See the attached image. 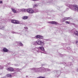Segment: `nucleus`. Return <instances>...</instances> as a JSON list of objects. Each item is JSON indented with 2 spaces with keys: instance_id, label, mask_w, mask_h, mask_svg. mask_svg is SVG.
<instances>
[{
  "instance_id": "nucleus-1",
  "label": "nucleus",
  "mask_w": 78,
  "mask_h": 78,
  "mask_svg": "<svg viewBox=\"0 0 78 78\" xmlns=\"http://www.w3.org/2000/svg\"><path fill=\"white\" fill-rule=\"evenodd\" d=\"M66 6H68L71 9H72L73 11H77L78 12V6L76 5H72L68 4L67 3L65 4Z\"/></svg>"
},
{
  "instance_id": "nucleus-2",
  "label": "nucleus",
  "mask_w": 78,
  "mask_h": 78,
  "mask_svg": "<svg viewBox=\"0 0 78 78\" xmlns=\"http://www.w3.org/2000/svg\"><path fill=\"white\" fill-rule=\"evenodd\" d=\"M12 10L14 13H17L20 12L22 11V12H25L26 10L24 9H18L16 10L13 8H12Z\"/></svg>"
},
{
  "instance_id": "nucleus-3",
  "label": "nucleus",
  "mask_w": 78,
  "mask_h": 78,
  "mask_svg": "<svg viewBox=\"0 0 78 78\" xmlns=\"http://www.w3.org/2000/svg\"><path fill=\"white\" fill-rule=\"evenodd\" d=\"M39 49L40 50H41L42 51H44L45 50L44 49V48H43V47L41 46L40 47H39V49L37 48H34V49L32 48V50H35L37 51V52H38V53H39Z\"/></svg>"
},
{
  "instance_id": "nucleus-4",
  "label": "nucleus",
  "mask_w": 78,
  "mask_h": 78,
  "mask_svg": "<svg viewBox=\"0 0 78 78\" xmlns=\"http://www.w3.org/2000/svg\"><path fill=\"white\" fill-rule=\"evenodd\" d=\"M38 70H39V72H45V71H50V70L49 69L45 68L43 67L38 68Z\"/></svg>"
},
{
  "instance_id": "nucleus-5",
  "label": "nucleus",
  "mask_w": 78,
  "mask_h": 78,
  "mask_svg": "<svg viewBox=\"0 0 78 78\" xmlns=\"http://www.w3.org/2000/svg\"><path fill=\"white\" fill-rule=\"evenodd\" d=\"M27 12H28L29 14H33L34 13V10L32 9H29L26 10Z\"/></svg>"
},
{
  "instance_id": "nucleus-6",
  "label": "nucleus",
  "mask_w": 78,
  "mask_h": 78,
  "mask_svg": "<svg viewBox=\"0 0 78 78\" xmlns=\"http://www.w3.org/2000/svg\"><path fill=\"white\" fill-rule=\"evenodd\" d=\"M38 44V45H41V46H43L44 45V42L41 41L40 40H37V44Z\"/></svg>"
},
{
  "instance_id": "nucleus-7",
  "label": "nucleus",
  "mask_w": 78,
  "mask_h": 78,
  "mask_svg": "<svg viewBox=\"0 0 78 78\" xmlns=\"http://www.w3.org/2000/svg\"><path fill=\"white\" fill-rule=\"evenodd\" d=\"M30 70H32L34 72H39V68H34L30 69Z\"/></svg>"
},
{
  "instance_id": "nucleus-8",
  "label": "nucleus",
  "mask_w": 78,
  "mask_h": 78,
  "mask_svg": "<svg viewBox=\"0 0 78 78\" xmlns=\"http://www.w3.org/2000/svg\"><path fill=\"white\" fill-rule=\"evenodd\" d=\"M49 23H51L53 25H58V23L57 22L55 21H49L48 22Z\"/></svg>"
},
{
  "instance_id": "nucleus-9",
  "label": "nucleus",
  "mask_w": 78,
  "mask_h": 78,
  "mask_svg": "<svg viewBox=\"0 0 78 78\" xmlns=\"http://www.w3.org/2000/svg\"><path fill=\"white\" fill-rule=\"evenodd\" d=\"M7 70H8V71H10L11 72H13V71H14V69L12 68V67H9L8 68H7Z\"/></svg>"
},
{
  "instance_id": "nucleus-10",
  "label": "nucleus",
  "mask_w": 78,
  "mask_h": 78,
  "mask_svg": "<svg viewBox=\"0 0 78 78\" xmlns=\"http://www.w3.org/2000/svg\"><path fill=\"white\" fill-rule=\"evenodd\" d=\"M35 37H36V38H37V39L38 38L40 39H43L44 37L43 36L41 35H37Z\"/></svg>"
},
{
  "instance_id": "nucleus-11",
  "label": "nucleus",
  "mask_w": 78,
  "mask_h": 78,
  "mask_svg": "<svg viewBox=\"0 0 78 78\" xmlns=\"http://www.w3.org/2000/svg\"><path fill=\"white\" fill-rule=\"evenodd\" d=\"M15 74V73H11V74H8L7 75V76H9V77H12V76H14V75Z\"/></svg>"
},
{
  "instance_id": "nucleus-12",
  "label": "nucleus",
  "mask_w": 78,
  "mask_h": 78,
  "mask_svg": "<svg viewBox=\"0 0 78 78\" xmlns=\"http://www.w3.org/2000/svg\"><path fill=\"white\" fill-rule=\"evenodd\" d=\"M54 73H55V74H56L57 75H56V76H57V77H58V76H59V75L57 74V73H59V72H58V71L56 70V71H54Z\"/></svg>"
},
{
  "instance_id": "nucleus-13",
  "label": "nucleus",
  "mask_w": 78,
  "mask_h": 78,
  "mask_svg": "<svg viewBox=\"0 0 78 78\" xmlns=\"http://www.w3.org/2000/svg\"><path fill=\"white\" fill-rule=\"evenodd\" d=\"M74 34H75L76 36H78V32L77 31H75L74 32Z\"/></svg>"
},
{
  "instance_id": "nucleus-14",
  "label": "nucleus",
  "mask_w": 78,
  "mask_h": 78,
  "mask_svg": "<svg viewBox=\"0 0 78 78\" xmlns=\"http://www.w3.org/2000/svg\"><path fill=\"white\" fill-rule=\"evenodd\" d=\"M3 50L5 52H7L8 51V49H7L6 48H3Z\"/></svg>"
},
{
  "instance_id": "nucleus-15",
  "label": "nucleus",
  "mask_w": 78,
  "mask_h": 78,
  "mask_svg": "<svg viewBox=\"0 0 78 78\" xmlns=\"http://www.w3.org/2000/svg\"><path fill=\"white\" fill-rule=\"evenodd\" d=\"M11 22L12 23H14V24H15L16 23V20H11Z\"/></svg>"
},
{
  "instance_id": "nucleus-16",
  "label": "nucleus",
  "mask_w": 78,
  "mask_h": 78,
  "mask_svg": "<svg viewBox=\"0 0 78 78\" xmlns=\"http://www.w3.org/2000/svg\"><path fill=\"white\" fill-rule=\"evenodd\" d=\"M19 23H20L19 21L16 20L15 24H19Z\"/></svg>"
},
{
  "instance_id": "nucleus-17",
  "label": "nucleus",
  "mask_w": 78,
  "mask_h": 78,
  "mask_svg": "<svg viewBox=\"0 0 78 78\" xmlns=\"http://www.w3.org/2000/svg\"><path fill=\"white\" fill-rule=\"evenodd\" d=\"M34 12H38V10L37 9H34Z\"/></svg>"
},
{
  "instance_id": "nucleus-18",
  "label": "nucleus",
  "mask_w": 78,
  "mask_h": 78,
  "mask_svg": "<svg viewBox=\"0 0 78 78\" xmlns=\"http://www.w3.org/2000/svg\"><path fill=\"white\" fill-rule=\"evenodd\" d=\"M4 27L2 26H1L0 25V29L1 30H4Z\"/></svg>"
},
{
  "instance_id": "nucleus-19",
  "label": "nucleus",
  "mask_w": 78,
  "mask_h": 78,
  "mask_svg": "<svg viewBox=\"0 0 78 78\" xmlns=\"http://www.w3.org/2000/svg\"><path fill=\"white\" fill-rule=\"evenodd\" d=\"M18 44H19L20 46H23V44H22V43L18 42Z\"/></svg>"
},
{
  "instance_id": "nucleus-20",
  "label": "nucleus",
  "mask_w": 78,
  "mask_h": 78,
  "mask_svg": "<svg viewBox=\"0 0 78 78\" xmlns=\"http://www.w3.org/2000/svg\"><path fill=\"white\" fill-rule=\"evenodd\" d=\"M32 44L33 45H37V43L36 41L32 43Z\"/></svg>"
},
{
  "instance_id": "nucleus-21",
  "label": "nucleus",
  "mask_w": 78,
  "mask_h": 78,
  "mask_svg": "<svg viewBox=\"0 0 78 78\" xmlns=\"http://www.w3.org/2000/svg\"><path fill=\"white\" fill-rule=\"evenodd\" d=\"M28 19V16H25L23 17V19Z\"/></svg>"
},
{
  "instance_id": "nucleus-22",
  "label": "nucleus",
  "mask_w": 78,
  "mask_h": 78,
  "mask_svg": "<svg viewBox=\"0 0 78 78\" xmlns=\"http://www.w3.org/2000/svg\"><path fill=\"white\" fill-rule=\"evenodd\" d=\"M69 18H68V17H65L64 18L65 19V20H68V19H69Z\"/></svg>"
},
{
  "instance_id": "nucleus-23",
  "label": "nucleus",
  "mask_w": 78,
  "mask_h": 78,
  "mask_svg": "<svg viewBox=\"0 0 78 78\" xmlns=\"http://www.w3.org/2000/svg\"><path fill=\"white\" fill-rule=\"evenodd\" d=\"M3 69V67L0 66V69Z\"/></svg>"
},
{
  "instance_id": "nucleus-24",
  "label": "nucleus",
  "mask_w": 78,
  "mask_h": 78,
  "mask_svg": "<svg viewBox=\"0 0 78 78\" xmlns=\"http://www.w3.org/2000/svg\"><path fill=\"white\" fill-rule=\"evenodd\" d=\"M34 7H37V5L36 4H35L34 5Z\"/></svg>"
},
{
  "instance_id": "nucleus-25",
  "label": "nucleus",
  "mask_w": 78,
  "mask_h": 78,
  "mask_svg": "<svg viewBox=\"0 0 78 78\" xmlns=\"http://www.w3.org/2000/svg\"><path fill=\"white\" fill-rule=\"evenodd\" d=\"M66 23L68 24H69V23H70V22L68 21H66Z\"/></svg>"
},
{
  "instance_id": "nucleus-26",
  "label": "nucleus",
  "mask_w": 78,
  "mask_h": 78,
  "mask_svg": "<svg viewBox=\"0 0 78 78\" xmlns=\"http://www.w3.org/2000/svg\"><path fill=\"white\" fill-rule=\"evenodd\" d=\"M12 33L13 34H16V33H17L16 32H14V31H12Z\"/></svg>"
},
{
  "instance_id": "nucleus-27",
  "label": "nucleus",
  "mask_w": 78,
  "mask_h": 78,
  "mask_svg": "<svg viewBox=\"0 0 78 78\" xmlns=\"http://www.w3.org/2000/svg\"><path fill=\"white\" fill-rule=\"evenodd\" d=\"M67 49L69 50H71V49H70V47H68Z\"/></svg>"
},
{
  "instance_id": "nucleus-28",
  "label": "nucleus",
  "mask_w": 78,
  "mask_h": 78,
  "mask_svg": "<svg viewBox=\"0 0 78 78\" xmlns=\"http://www.w3.org/2000/svg\"><path fill=\"white\" fill-rule=\"evenodd\" d=\"M65 20L64 18L62 20V22H64V21Z\"/></svg>"
},
{
  "instance_id": "nucleus-29",
  "label": "nucleus",
  "mask_w": 78,
  "mask_h": 78,
  "mask_svg": "<svg viewBox=\"0 0 78 78\" xmlns=\"http://www.w3.org/2000/svg\"><path fill=\"white\" fill-rule=\"evenodd\" d=\"M24 29H25L26 30H28V28L27 27H24Z\"/></svg>"
},
{
  "instance_id": "nucleus-30",
  "label": "nucleus",
  "mask_w": 78,
  "mask_h": 78,
  "mask_svg": "<svg viewBox=\"0 0 78 78\" xmlns=\"http://www.w3.org/2000/svg\"><path fill=\"white\" fill-rule=\"evenodd\" d=\"M73 2H76V0H73Z\"/></svg>"
},
{
  "instance_id": "nucleus-31",
  "label": "nucleus",
  "mask_w": 78,
  "mask_h": 78,
  "mask_svg": "<svg viewBox=\"0 0 78 78\" xmlns=\"http://www.w3.org/2000/svg\"><path fill=\"white\" fill-rule=\"evenodd\" d=\"M18 72H20V69H18Z\"/></svg>"
},
{
  "instance_id": "nucleus-32",
  "label": "nucleus",
  "mask_w": 78,
  "mask_h": 78,
  "mask_svg": "<svg viewBox=\"0 0 78 78\" xmlns=\"http://www.w3.org/2000/svg\"><path fill=\"white\" fill-rule=\"evenodd\" d=\"M33 1H38V0H32Z\"/></svg>"
},
{
  "instance_id": "nucleus-33",
  "label": "nucleus",
  "mask_w": 78,
  "mask_h": 78,
  "mask_svg": "<svg viewBox=\"0 0 78 78\" xmlns=\"http://www.w3.org/2000/svg\"><path fill=\"white\" fill-rule=\"evenodd\" d=\"M0 3H2V1H0Z\"/></svg>"
},
{
  "instance_id": "nucleus-34",
  "label": "nucleus",
  "mask_w": 78,
  "mask_h": 78,
  "mask_svg": "<svg viewBox=\"0 0 78 78\" xmlns=\"http://www.w3.org/2000/svg\"><path fill=\"white\" fill-rule=\"evenodd\" d=\"M57 9H59V7H57Z\"/></svg>"
},
{
  "instance_id": "nucleus-35",
  "label": "nucleus",
  "mask_w": 78,
  "mask_h": 78,
  "mask_svg": "<svg viewBox=\"0 0 78 78\" xmlns=\"http://www.w3.org/2000/svg\"><path fill=\"white\" fill-rule=\"evenodd\" d=\"M78 41H76V44H77V43H78Z\"/></svg>"
},
{
  "instance_id": "nucleus-36",
  "label": "nucleus",
  "mask_w": 78,
  "mask_h": 78,
  "mask_svg": "<svg viewBox=\"0 0 78 78\" xmlns=\"http://www.w3.org/2000/svg\"><path fill=\"white\" fill-rule=\"evenodd\" d=\"M76 71H77V72H78V69H76Z\"/></svg>"
},
{
  "instance_id": "nucleus-37",
  "label": "nucleus",
  "mask_w": 78,
  "mask_h": 78,
  "mask_svg": "<svg viewBox=\"0 0 78 78\" xmlns=\"http://www.w3.org/2000/svg\"><path fill=\"white\" fill-rule=\"evenodd\" d=\"M16 66H17V65H16Z\"/></svg>"
},
{
  "instance_id": "nucleus-38",
  "label": "nucleus",
  "mask_w": 78,
  "mask_h": 78,
  "mask_svg": "<svg viewBox=\"0 0 78 78\" xmlns=\"http://www.w3.org/2000/svg\"><path fill=\"white\" fill-rule=\"evenodd\" d=\"M43 53H45H45H44V52H43Z\"/></svg>"
},
{
  "instance_id": "nucleus-39",
  "label": "nucleus",
  "mask_w": 78,
  "mask_h": 78,
  "mask_svg": "<svg viewBox=\"0 0 78 78\" xmlns=\"http://www.w3.org/2000/svg\"><path fill=\"white\" fill-rule=\"evenodd\" d=\"M9 64H10L9 63V65H10Z\"/></svg>"
},
{
  "instance_id": "nucleus-40",
  "label": "nucleus",
  "mask_w": 78,
  "mask_h": 78,
  "mask_svg": "<svg viewBox=\"0 0 78 78\" xmlns=\"http://www.w3.org/2000/svg\"><path fill=\"white\" fill-rule=\"evenodd\" d=\"M28 77V76H26V77Z\"/></svg>"
},
{
  "instance_id": "nucleus-41",
  "label": "nucleus",
  "mask_w": 78,
  "mask_h": 78,
  "mask_svg": "<svg viewBox=\"0 0 78 78\" xmlns=\"http://www.w3.org/2000/svg\"><path fill=\"white\" fill-rule=\"evenodd\" d=\"M1 74L0 73V75H1Z\"/></svg>"
},
{
  "instance_id": "nucleus-42",
  "label": "nucleus",
  "mask_w": 78,
  "mask_h": 78,
  "mask_svg": "<svg viewBox=\"0 0 78 78\" xmlns=\"http://www.w3.org/2000/svg\"><path fill=\"white\" fill-rule=\"evenodd\" d=\"M69 31H71V30H69Z\"/></svg>"
}]
</instances>
